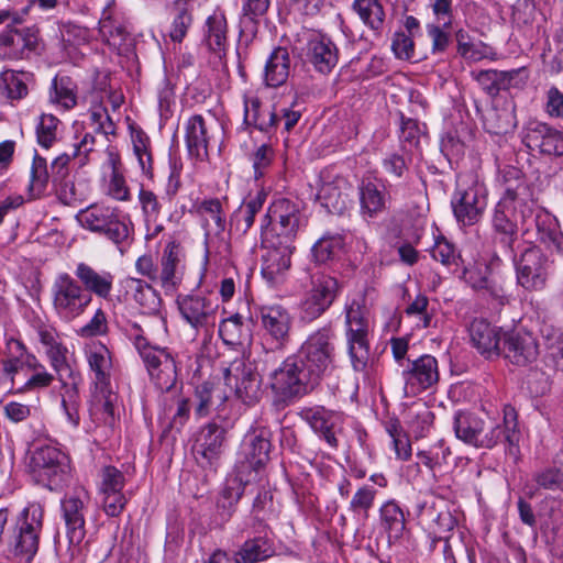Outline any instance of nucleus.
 I'll return each mask as SVG.
<instances>
[{"instance_id": "nucleus-45", "label": "nucleus", "mask_w": 563, "mask_h": 563, "mask_svg": "<svg viewBox=\"0 0 563 563\" xmlns=\"http://www.w3.org/2000/svg\"><path fill=\"white\" fill-rule=\"evenodd\" d=\"M517 74V70L499 71L495 69H487L472 71L471 76L487 95L495 97L500 90H506L510 87L511 81Z\"/></svg>"}, {"instance_id": "nucleus-39", "label": "nucleus", "mask_w": 563, "mask_h": 563, "mask_svg": "<svg viewBox=\"0 0 563 563\" xmlns=\"http://www.w3.org/2000/svg\"><path fill=\"white\" fill-rule=\"evenodd\" d=\"M99 32L102 38L114 47L122 45L128 36L125 21L117 14L113 2H109L102 11Z\"/></svg>"}, {"instance_id": "nucleus-19", "label": "nucleus", "mask_w": 563, "mask_h": 563, "mask_svg": "<svg viewBox=\"0 0 563 563\" xmlns=\"http://www.w3.org/2000/svg\"><path fill=\"white\" fill-rule=\"evenodd\" d=\"M262 274L268 280H274L290 267L295 245L267 233L262 232Z\"/></svg>"}, {"instance_id": "nucleus-50", "label": "nucleus", "mask_w": 563, "mask_h": 563, "mask_svg": "<svg viewBox=\"0 0 563 563\" xmlns=\"http://www.w3.org/2000/svg\"><path fill=\"white\" fill-rule=\"evenodd\" d=\"M361 212L363 216L373 218L386 207V196L378 185L368 181L360 189Z\"/></svg>"}, {"instance_id": "nucleus-62", "label": "nucleus", "mask_w": 563, "mask_h": 563, "mask_svg": "<svg viewBox=\"0 0 563 563\" xmlns=\"http://www.w3.org/2000/svg\"><path fill=\"white\" fill-rule=\"evenodd\" d=\"M49 174L46 159L35 154L31 167L30 190L33 196H41L48 183Z\"/></svg>"}, {"instance_id": "nucleus-57", "label": "nucleus", "mask_w": 563, "mask_h": 563, "mask_svg": "<svg viewBox=\"0 0 563 563\" xmlns=\"http://www.w3.org/2000/svg\"><path fill=\"white\" fill-rule=\"evenodd\" d=\"M457 52L465 58L473 62L487 57L489 46L482 42H472L468 34L463 30L456 32Z\"/></svg>"}, {"instance_id": "nucleus-1", "label": "nucleus", "mask_w": 563, "mask_h": 563, "mask_svg": "<svg viewBox=\"0 0 563 563\" xmlns=\"http://www.w3.org/2000/svg\"><path fill=\"white\" fill-rule=\"evenodd\" d=\"M501 180L504 194L494 209L492 219L495 232L510 245L519 230L527 233L536 228L541 242L558 253H563V235L555 229L544 227L547 222L552 224V221L548 214L538 211L521 172L515 167H507L503 172Z\"/></svg>"}, {"instance_id": "nucleus-32", "label": "nucleus", "mask_w": 563, "mask_h": 563, "mask_svg": "<svg viewBox=\"0 0 563 563\" xmlns=\"http://www.w3.org/2000/svg\"><path fill=\"white\" fill-rule=\"evenodd\" d=\"M36 35L31 30L8 29L0 33V55L9 59L23 58L26 52L35 48Z\"/></svg>"}, {"instance_id": "nucleus-64", "label": "nucleus", "mask_w": 563, "mask_h": 563, "mask_svg": "<svg viewBox=\"0 0 563 563\" xmlns=\"http://www.w3.org/2000/svg\"><path fill=\"white\" fill-rule=\"evenodd\" d=\"M376 495L377 490L371 486L365 485L360 487L350 501L351 511L354 514H363V516L367 518Z\"/></svg>"}, {"instance_id": "nucleus-13", "label": "nucleus", "mask_w": 563, "mask_h": 563, "mask_svg": "<svg viewBox=\"0 0 563 563\" xmlns=\"http://www.w3.org/2000/svg\"><path fill=\"white\" fill-rule=\"evenodd\" d=\"M224 383L246 405H254L262 397L261 376L255 365L243 357L235 358L224 369Z\"/></svg>"}, {"instance_id": "nucleus-3", "label": "nucleus", "mask_w": 563, "mask_h": 563, "mask_svg": "<svg viewBox=\"0 0 563 563\" xmlns=\"http://www.w3.org/2000/svg\"><path fill=\"white\" fill-rule=\"evenodd\" d=\"M334 332L329 327L318 329L308 335L296 356L301 358L308 376L319 385L334 368Z\"/></svg>"}, {"instance_id": "nucleus-4", "label": "nucleus", "mask_w": 563, "mask_h": 563, "mask_svg": "<svg viewBox=\"0 0 563 563\" xmlns=\"http://www.w3.org/2000/svg\"><path fill=\"white\" fill-rule=\"evenodd\" d=\"M347 353L355 372H365L369 360L368 310L365 299L357 297L345 307Z\"/></svg>"}, {"instance_id": "nucleus-8", "label": "nucleus", "mask_w": 563, "mask_h": 563, "mask_svg": "<svg viewBox=\"0 0 563 563\" xmlns=\"http://www.w3.org/2000/svg\"><path fill=\"white\" fill-rule=\"evenodd\" d=\"M51 294L55 313L65 321H73L84 314L92 301V296L67 273L55 277Z\"/></svg>"}, {"instance_id": "nucleus-24", "label": "nucleus", "mask_w": 563, "mask_h": 563, "mask_svg": "<svg viewBox=\"0 0 563 563\" xmlns=\"http://www.w3.org/2000/svg\"><path fill=\"white\" fill-rule=\"evenodd\" d=\"M263 330L276 342L277 347L284 349L290 339L292 317L282 305H266L260 309Z\"/></svg>"}, {"instance_id": "nucleus-5", "label": "nucleus", "mask_w": 563, "mask_h": 563, "mask_svg": "<svg viewBox=\"0 0 563 563\" xmlns=\"http://www.w3.org/2000/svg\"><path fill=\"white\" fill-rule=\"evenodd\" d=\"M76 219L84 229L102 234L115 244L129 239V216L118 207L95 203L80 210Z\"/></svg>"}, {"instance_id": "nucleus-22", "label": "nucleus", "mask_w": 563, "mask_h": 563, "mask_svg": "<svg viewBox=\"0 0 563 563\" xmlns=\"http://www.w3.org/2000/svg\"><path fill=\"white\" fill-rule=\"evenodd\" d=\"M519 440L517 415L512 408H506L503 423H486L483 420L476 448L493 449L501 441H505L509 446H515L519 443Z\"/></svg>"}, {"instance_id": "nucleus-35", "label": "nucleus", "mask_w": 563, "mask_h": 563, "mask_svg": "<svg viewBox=\"0 0 563 563\" xmlns=\"http://www.w3.org/2000/svg\"><path fill=\"white\" fill-rule=\"evenodd\" d=\"M307 57L319 73L328 74L336 66L339 52L330 38L316 36L308 42Z\"/></svg>"}, {"instance_id": "nucleus-61", "label": "nucleus", "mask_w": 563, "mask_h": 563, "mask_svg": "<svg viewBox=\"0 0 563 563\" xmlns=\"http://www.w3.org/2000/svg\"><path fill=\"white\" fill-rule=\"evenodd\" d=\"M59 120L53 114H42L36 125V137L41 146L49 148L57 139Z\"/></svg>"}, {"instance_id": "nucleus-21", "label": "nucleus", "mask_w": 563, "mask_h": 563, "mask_svg": "<svg viewBox=\"0 0 563 563\" xmlns=\"http://www.w3.org/2000/svg\"><path fill=\"white\" fill-rule=\"evenodd\" d=\"M185 253L180 243L172 240L164 246L159 257V282L165 295H175L183 283Z\"/></svg>"}, {"instance_id": "nucleus-55", "label": "nucleus", "mask_w": 563, "mask_h": 563, "mask_svg": "<svg viewBox=\"0 0 563 563\" xmlns=\"http://www.w3.org/2000/svg\"><path fill=\"white\" fill-rule=\"evenodd\" d=\"M26 367L32 371L21 390L30 391L46 388L54 382V375L48 373L45 366L36 357H27Z\"/></svg>"}, {"instance_id": "nucleus-23", "label": "nucleus", "mask_w": 563, "mask_h": 563, "mask_svg": "<svg viewBox=\"0 0 563 563\" xmlns=\"http://www.w3.org/2000/svg\"><path fill=\"white\" fill-rule=\"evenodd\" d=\"M501 355L516 366H528L539 356V344L530 332L504 334Z\"/></svg>"}, {"instance_id": "nucleus-40", "label": "nucleus", "mask_w": 563, "mask_h": 563, "mask_svg": "<svg viewBox=\"0 0 563 563\" xmlns=\"http://www.w3.org/2000/svg\"><path fill=\"white\" fill-rule=\"evenodd\" d=\"M379 522L389 543L400 540L406 530L404 510L395 500L384 503L379 509Z\"/></svg>"}, {"instance_id": "nucleus-46", "label": "nucleus", "mask_w": 563, "mask_h": 563, "mask_svg": "<svg viewBox=\"0 0 563 563\" xmlns=\"http://www.w3.org/2000/svg\"><path fill=\"white\" fill-rule=\"evenodd\" d=\"M219 335L227 345H243L252 338L249 323L244 318L236 313L224 320L219 325Z\"/></svg>"}, {"instance_id": "nucleus-47", "label": "nucleus", "mask_w": 563, "mask_h": 563, "mask_svg": "<svg viewBox=\"0 0 563 563\" xmlns=\"http://www.w3.org/2000/svg\"><path fill=\"white\" fill-rule=\"evenodd\" d=\"M266 200V194L258 191L254 197L244 201L232 216V224L235 230L245 234L254 223L256 214L262 210Z\"/></svg>"}, {"instance_id": "nucleus-29", "label": "nucleus", "mask_w": 563, "mask_h": 563, "mask_svg": "<svg viewBox=\"0 0 563 563\" xmlns=\"http://www.w3.org/2000/svg\"><path fill=\"white\" fill-rule=\"evenodd\" d=\"M352 185L344 177L325 181L318 190L321 205L334 214H342L351 205Z\"/></svg>"}, {"instance_id": "nucleus-6", "label": "nucleus", "mask_w": 563, "mask_h": 563, "mask_svg": "<svg viewBox=\"0 0 563 563\" xmlns=\"http://www.w3.org/2000/svg\"><path fill=\"white\" fill-rule=\"evenodd\" d=\"M29 470L37 484L55 490L62 488L69 477V460L59 449L43 445L31 453Z\"/></svg>"}, {"instance_id": "nucleus-12", "label": "nucleus", "mask_w": 563, "mask_h": 563, "mask_svg": "<svg viewBox=\"0 0 563 563\" xmlns=\"http://www.w3.org/2000/svg\"><path fill=\"white\" fill-rule=\"evenodd\" d=\"M265 219H268L271 228H263L262 232L285 242H295L298 231L307 223L301 203L287 198L276 199L268 208Z\"/></svg>"}, {"instance_id": "nucleus-59", "label": "nucleus", "mask_w": 563, "mask_h": 563, "mask_svg": "<svg viewBox=\"0 0 563 563\" xmlns=\"http://www.w3.org/2000/svg\"><path fill=\"white\" fill-rule=\"evenodd\" d=\"M54 93L52 100L65 109H71L77 103L76 86L69 77L55 78L52 84Z\"/></svg>"}, {"instance_id": "nucleus-43", "label": "nucleus", "mask_w": 563, "mask_h": 563, "mask_svg": "<svg viewBox=\"0 0 563 563\" xmlns=\"http://www.w3.org/2000/svg\"><path fill=\"white\" fill-rule=\"evenodd\" d=\"M277 119L278 117L274 111L262 107L256 96H244V122L247 125H253L260 131L267 132L276 124Z\"/></svg>"}, {"instance_id": "nucleus-38", "label": "nucleus", "mask_w": 563, "mask_h": 563, "mask_svg": "<svg viewBox=\"0 0 563 563\" xmlns=\"http://www.w3.org/2000/svg\"><path fill=\"white\" fill-rule=\"evenodd\" d=\"M86 358L93 374V387L112 385V358L107 346L100 343L91 345L86 351Z\"/></svg>"}, {"instance_id": "nucleus-16", "label": "nucleus", "mask_w": 563, "mask_h": 563, "mask_svg": "<svg viewBox=\"0 0 563 563\" xmlns=\"http://www.w3.org/2000/svg\"><path fill=\"white\" fill-rule=\"evenodd\" d=\"M90 496L84 488L66 495L62 500V514L66 526L69 545H78L86 536V515Z\"/></svg>"}, {"instance_id": "nucleus-2", "label": "nucleus", "mask_w": 563, "mask_h": 563, "mask_svg": "<svg viewBox=\"0 0 563 563\" xmlns=\"http://www.w3.org/2000/svg\"><path fill=\"white\" fill-rule=\"evenodd\" d=\"M44 511L40 505L25 507L18 516L8 538V551L19 563H30L40 545Z\"/></svg>"}, {"instance_id": "nucleus-15", "label": "nucleus", "mask_w": 563, "mask_h": 563, "mask_svg": "<svg viewBox=\"0 0 563 563\" xmlns=\"http://www.w3.org/2000/svg\"><path fill=\"white\" fill-rule=\"evenodd\" d=\"M550 262L543 252L531 246L526 249L516 262V277L519 286L528 291L542 290L548 282Z\"/></svg>"}, {"instance_id": "nucleus-56", "label": "nucleus", "mask_w": 563, "mask_h": 563, "mask_svg": "<svg viewBox=\"0 0 563 563\" xmlns=\"http://www.w3.org/2000/svg\"><path fill=\"white\" fill-rule=\"evenodd\" d=\"M343 246V239L340 235H324L320 238L312 246L313 260L319 264H324L334 258L336 253Z\"/></svg>"}, {"instance_id": "nucleus-52", "label": "nucleus", "mask_w": 563, "mask_h": 563, "mask_svg": "<svg viewBox=\"0 0 563 563\" xmlns=\"http://www.w3.org/2000/svg\"><path fill=\"white\" fill-rule=\"evenodd\" d=\"M251 483L252 482L240 481L238 475V467H234L233 477L228 481L227 486L221 493V498L218 501V507L224 510V516L227 519L232 516L235 505L239 503L244 493V487Z\"/></svg>"}, {"instance_id": "nucleus-41", "label": "nucleus", "mask_w": 563, "mask_h": 563, "mask_svg": "<svg viewBox=\"0 0 563 563\" xmlns=\"http://www.w3.org/2000/svg\"><path fill=\"white\" fill-rule=\"evenodd\" d=\"M125 284L144 313L153 316L159 312L162 298L151 284L134 277H128Z\"/></svg>"}, {"instance_id": "nucleus-44", "label": "nucleus", "mask_w": 563, "mask_h": 563, "mask_svg": "<svg viewBox=\"0 0 563 563\" xmlns=\"http://www.w3.org/2000/svg\"><path fill=\"white\" fill-rule=\"evenodd\" d=\"M290 70L288 51L284 47L275 48L265 65V82L269 87H279L286 82Z\"/></svg>"}, {"instance_id": "nucleus-49", "label": "nucleus", "mask_w": 563, "mask_h": 563, "mask_svg": "<svg viewBox=\"0 0 563 563\" xmlns=\"http://www.w3.org/2000/svg\"><path fill=\"white\" fill-rule=\"evenodd\" d=\"M208 233L220 234L225 229V217L219 199H205L197 208Z\"/></svg>"}, {"instance_id": "nucleus-9", "label": "nucleus", "mask_w": 563, "mask_h": 563, "mask_svg": "<svg viewBox=\"0 0 563 563\" xmlns=\"http://www.w3.org/2000/svg\"><path fill=\"white\" fill-rule=\"evenodd\" d=\"M177 308L181 319L195 332L211 338L218 320L219 305L211 296L201 292L178 295Z\"/></svg>"}, {"instance_id": "nucleus-60", "label": "nucleus", "mask_w": 563, "mask_h": 563, "mask_svg": "<svg viewBox=\"0 0 563 563\" xmlns=\"http://www.w3.org/2000/svg\"><path fill=\"white\" fill-rule=\"evenodd\" d=\"M65 393L62 398V407L65 411L67 420L74 427H77L80 422V398L79 390L76 382L71 384H64Z\"/></svg>"}, {"instance_id": "nucleus-31", "label": "nucleus", "mask_w": 563, "mask_h": 563, "mask_svg": "<svg viewBox=\"0 0 563 563\" xmlns=\"http://www.w3.org/2000/svg\"><path fill=\"white\" fill-rule=\"evenodd\" d=\"M75 276L89 295L108 299L113 289L114 276L107 271H97L86 263L76 266Z\"/></svg>"}, {"instance_id": "nucleus-11", "label": "nucleus", "mask_w": 563, "mask_h": 563, "mask_svg": "<svg viewBox=\"0 0 563 563\" xmlns=\"http://www.w3.org/2000/svg\"><path fill=\"white\" fill-rule=\"evenodd\" d=\"M452 208L457 222L473 225L482 217L487 205V190L474 177H459L452 198Z\"/></svg>"}, {"instance_id": "nucleus-58", "label": "nucleus", "mask_w": 563, "mask_h": 563, "mask_svg": "<svg viewBox=\"0 0 563 563\" xmlns=\"http://www.w3.org/2000/svg\"><path fill=\"white\" fill-rule=\"evenodd\" d=\"M25 74L7 69L0 75V88L3 87L8 98L20 100L27 95V86L24 79Z\"/></svg>"}, {"instance_id": "nucleus-25", "label": "nucleus", "mask_w": 563, "mask_h": 563, "mask_svg": "<svg viewBox=\"0 0 563 563\" xmlns=\"http://www.w3.org/2000/svg\"><path fill=\"white\" fill-rule=\"evenodd\" d=\"M254 538L246 540L239 551L234 553L235 563H256L275 554L273 534L269 526L258 527L252 525Z\"/></svg>"}, {"instance_id": "nucleus-42", "label": "nucleus", "mask_w": 563, "mask_h": 563, "mask_svg": "<svg viewBox=\"0 0 563 563\" xmlns=\"http://www.w3.org/2000/svg\"><path fill=\"white\" fill-rule=\"evenodd\" d=\"M352 9L375 35L382 34L386 12L380 0H354Z\"/></svg>"}, {"instance_id": "nucleus-7", "label": "nucleus", "mask_w": 563, "mask_h": 563, "mask_svg": "<svg viewBox=\"0 0 563 563\" xmlns=\"http://www.w3.org/2000/svg\"><path fill=\"white\" fill-rule=\"evenodd\" d=\"M271 435L266 427L254 428L245 434L235 463L240 481L255 482L258 478L268 461Z\"/></svg>"}, {"instance_id": "nucleus-27", "label": "nucleus", "mask_w": 563, "mask_h": 563, "mask_svg": "<svg viewBox=\"0 0 563 563\" xmlns=\"http://www.w3.org/2000/svg\"><path fill=\"white\" fill-rule=\"evenodd\" d=\"M470 338L473 346L487 360L501 355L500 342L504 334L500 329L486 320L475 319L470 325Z\"/></svg>"}, {"instance_id": "nucleus-28", "label": "nucleus", "mask_w": 563, "mask_h": 563, "mask_svg": "<svg viewBox=\"0 0 563 563\" xmlns=\"http://www.w3.org/2000/svg\"><path fill=\"white\" fill-rule=\"evenodd\" d=\"M228 20L221 8H216L213 12L207 16L202 27V42L208 51L217 57L222 58L228 49Z\"/></svg>"}, {"instance_id": "nucleus-17", "label": "nucleus", "mask_w": 563, "mask_h": 563, "mask_svg": "<svg viewBox=\"0 0 563 563\" xmlns=\"http://www.w3.org/2000/svg\"><path fill=\"white\" fill-rule=\"evenodd\" d=\"M404 393L407 397L417 396L432 388L439 382V365L434 356L424 354L409 362L402 369Z\"/></svg>"}, {"instance_id": "nucleus-37", "label": "nucleus", "mask_w": 563, "mask_h": 563, "mask_svg": "<svg viewBox=\"0 0 563 563\" xmlns=\"http://www.w3.org/2000/svg\"><path fill=\"white\" fill-rule=\"evenodd\" d=\"M302 417L313 429L320 433L331 448L338 446L335 429L341 422V416L324 408H310L303 411Z\"/></svg>"}, {"instance_id": "nucleus-34", "label": "nucleus", "mask_w": 563, "mask_h": 563, "mask_svg": "<svg viewBox=\"0 0 563 563\" xmlns=\"http://www.w3.org/2000/svg\"><path fill=\"white\" fill-rule=\"evenodd\" d=\"M225 429L214 422L205 426L197 439V454L205 460L203 465L212 466L222 453Z\"/></svg>"}, {"instance_id": "nucleus-14", "label": "nucleus", "mask_w": 563, "mask_h": 563, "mask_svg": "<svg viewBox=\"0 0 563 563\" xmlns=\"http://www.w3.org/2000/svg\"><path fill=\"white\" fill-rule=\"evenodd\" d=\"M137 349L155 385L162 390H169L177 380V366L173 355L164 349L148 345L142 336H136Z\"/></svg>"}, {"instance_id": "nucleus-26", "label": "nucleus", "mask_w": 563, "mask_h": 563, "mask_svg": "<svg viewBox=\"0 0 563 563\" xmlns=\"http://www.w3.org/2000/svg\"><path fill=\"white\" fill-rule=\"evenodd\" d=\"M543 354L542 372L548 376L563 372V329L545 324L541 329Z\"/></svg>"}, {"instance_id": "nucleus-53", "label": "nucleus", "mask_w": 563, "mask_h": 563, "mask_svg": "<svg viewBox=\"0 0 563 563\" xmlns=\"http://www.w3.org/2000/svg\"><path fill=\"white\" fill-rule=\"evenodd\" d=\"M533 479L540 488L558 490L563 485V453L558 455L554 465L534 473Z\"/></svg>"}, {"instance_id": "nucleus-33", "label": "nucleus", "mask_w": 563, "mask_h": 563, "mask_svg": "<svg viewBox=\"0 0 563 563\" xmlns=\"http://www.w3.org/2000/svg\"><path fill=\"white\" fill-rule=\"evenodd\" d=\"M213 120L209 122L201 114L191 115L185 124V140L188 152L196 158L207 156L210 130Z\"/></svg>"}, {"instance_id": "nucleus-30", "label": "nucleus", "mask_w": 563, "mask_h": 563, "mask_svg": "<svg viewBox=\"0 0 563 563\" xmlns=\"http://www.w3.org/2000/svg\"><path fill=\"white\" fill-rule=\"evenodd\" d=\"M90 415L95 420L114 428L119 413L118 394L113 390L112 385L93 387L90 400Z\"/></svg>"}, {"instance_id": "nucleus-63", "label": "nucleus", "mask_w": 563, "mask_h": 563, "mask_svg": "<svg viewBox=\"0 0 563 563\" xmlns=\"http://www.w3.org/2000/svg\"><path fill=\"white\" fill-rule=\"evenodd\" d=\"M137 198L146 223H155L162 211V203L159 202L157 195L142 186Z\"/></svg>"}, {"instance_id": "nucleus-54", "label": "nucleus", "mask_w": 563, "mask_h": 563, "mask_svg": "<svg viewBox=\"0 0 563 563\" xmlns=\"http://www.w3.org/2000/svg\"><path fill=\"white\" fill-rule=\"evenodd\" d=\"M253 525L258 527L268 526L267 521L276 517V508L273 496L269 492H260L254 499L252 507Z\"/></svg>"}, {"instance_id": "nucleus-18", "label": "nucleus", "mask_w": 563, "mask_h": 563, "mask_svg": "<svg viewBox=\"0 0 563 563\" xmlns=\"http://www.w3.org/2000/svg\"><path fill=\"white\" fill-rule=\"evenodd\" d=\"M522 142L531 151L547 156H563V132L537 120H530L522 132Z\"/></svg>"}, {"instance_id": "nucleus-10", "label": "nucleus", "mask_w": 563, "mask_h": 563, "mask_svg": "<svg viewBox=\"0 0 563 563\" xmlns=\"http://www.w3.org/2000/svg\"><path fill=\"white\" fill-rule=\"evenodd\" d=\"M269 385L280 398L291 399L309 393L318 384L308 376L301 358L294 354L271 373Z\"/></svg>"}, {"instance_id": "nucleus-51", "label": "nucleus", "mask_w": 563, "mask_h": 563, "mask_svg": "<svg viewBox=\"0 0 563 563\" xmlns=\"http://www.w3.org/2000/svg\"><path fill=\"white\" fill-rule=\"evenodd\" d=\"M517 125L514 107L493 108L485 117L486 129L494 134H507Z\"/></svg>"}, {"instance_id": "nucleus-48", "label": "nucleus", "mask_w": 563, "mask_h": 563, "mask_svg": "<svg viewBox=\"0 0 563 563\" xmlns=\"http://www.w3.org/2000/svg\"><path fill=\"white\" fill-rule=\"evenodd\" d=\"M483 419L472 412L459 411L454 416L453 429L459 440L475 446L482 430Z\"/></svg>"}, {"instance_id": "nucleus-20", "label": "nucleus", "mask_w": 563, "mask_h": 563, "mask_svg": "<svg viewBox=\"0 0 563 563\" xmlns=\"http://www.w3.org/2000/svg\"><path fill=\"white\" fill-rule=\"evenodd\" d=\"M340 290L336 278L329 275L316 276L312 288L301 303L302 318L312 321L333 303Z\"/></svg>"}, {"instance_id": "nucleus-36", "label": "nucleus", "mask_w": 563, "mask_h": 563, "mask_svg": "<svg viewBox=\"0 0 563 563\" xmlns=\"http://www.w3.org/2000/svg\"><path fill=\"white\" fill-rule=\"evenodd\" d=\"M419 517L435 533L450 531L455 523L445 500L437 497H430L420 505Z\"/></svg>"}]
</instances>
